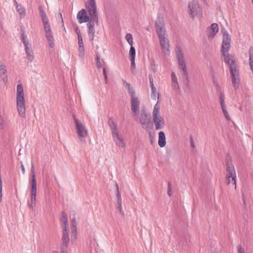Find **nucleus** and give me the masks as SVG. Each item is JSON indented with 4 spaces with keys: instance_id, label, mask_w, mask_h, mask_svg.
<instances>
[{
    "instance_id": "2eb2a0df",
    "label": "nucleus",
    "mask_w": 253,
    "mask_h": 253,
    "mask_svg": "<svg viewBox=\"0 0 253 253\" xmlns=\"http://www.w3.org/2000/svg\"><path fill=\"white\" fill-rule=\"evenodd\" d=\"M218 32V26L216 23H212L209 27L208 30V35L209 39H212Z\"/></svg>"
},
{
    "instance_id": "4c0bfd02",
    "label": "nucleus",
    "mask_w": 253,
    "mask_h": 253,
    "mask_svg": "<svg viewBox=\"0 0 253 253\" xmlns=\"http://www.w3.org/2000/svg\"><path fill=\"white\" fill-rule=\"evenodd\" d=\"M149 83H150V85L151 87V89H154V88H155V87L154 86V85L153 84V80L152 77L150 75H149Z\"/></svg>"
},
{
    "instance_id": "bf43d9fd",
    "label": "nucleus",
    "mask_w": 253,
    "mask_h": 253,
    "mask_svg": "<svg viewBox=\"0 0 253 253\" xmlns=\"http://www.w3.org/2000/svg\"><path fill=\"white\" fill-rule=\"evenodd\" d=\"M28 205L30 209L33 210L34 206L33 204H32V203L31 204L28 203Z\"/></svg>"
},
{
    "instance_id": "58836bf2",
    "label": "nucleus",
    "mask_w": 253,
    "mask_h": 253,
    "mask_svg": "<svg viewBox=\"0 0 253 253\" xmlns=\"http://www.w3.org/2000/svg\"><path fill=\"white\" fill-rule=\"evenodd\" d=\"M172 86L175 90H178L179 89L178 82H172Z\"/></svg>"
},
{
    "instance_id": "4be33fe9",
    "label": "nucleus",
    "mask_w": 253,
    "mask_h": 253,
    "mask_svg": "<svg viewBox=\"0 0 253 253\" xmlns=\"http://www.w3.org/2000/svg\"><path fill=\"white\" fill-rule=\"evenodd\" d=\"M108 124L111 129L112 134L118 132L117 130V126L112 118H109Z\"/></svg>"
},
{
    "instance_id": "79ce46f5",
    "label": "nucleus",
    "mask_w": 253,
    "mask_h": 253,
    "mask_svg": "<svg viewBox=\"0 0 253 253\" xmlns=\"http://www.w3.org/2000/svg\"><path fill=\"white\" fill-rule=\"evenodd\" d=\"M131 61V71L133 73V70L135 68V60H130Z\"/></svg>"
},
{
    "instance_id": "ea45409f",
    "label": "nucleus",
    "mask_w": 253,
    "mask_h": 253,
    "mask_svg": "<svg viewBox=\"0 0 253 253\" xmlns=\"http://www.w3.org/2000/svg\"><path fill=\"white\" fill-rule=\"evenodd\" d=\"M36 203V194H31V203L35 205Z\"/></svg>"
},
{
    "instance_id": "e2e57ef3",
    "label": "nucleus",
    "mask_w": 253,
    "mask_h": 253,
    "mask_svg": "<svg viewBox=\"0 0 253 253\" xmlns=\"http://www.w3.org/2000/svg\"><path fill=\"white\" fill-rule=\"evenodd\" d=\"M222 110L223 111V114L227 112V111L226 108H222Z\"/></svg>"
},
{
    "instance_id": "052dcab7",
    "label": "nucleus",
    "mask_w": 253,
    "mask_h": 253,
    "mask_svg": "<svg viewBox=\"0 0 253 253\" xmlns=\"http://www.w3.org/2000/svg\"><path fill=\"white\" fill-rule=\"evenodd\" d=\"M59 15H60V19H61V21L62 23H63V18H62V14H61V12L59 13Z\"/></svg>"
},
{
    "instance_id": "20e7f679",
    "label": "nucleus",
    "mask_w": 253,
    "mask_h": 253,
    "mask_svg": "<svg viewBox=\"0 0 253 253\" xmlns=\"http://www.w3.org/2000/svg\"><path fill=\"white\" fill-rule=\"evenodd\" d=\"M226 179L228 185L236 188V173L234 166L232 162L231 158L228 154L226 156Z\"/></svg>"
},
{
    "instance_id": "a18cd8bd",
    "label": "nucleus",
    "mask_w": 253,
    "mask_h": 253,
    "mask_svg": "<svg viewBox=\"0 0 253 253\" xmlns=\"http://www.w3.org/2000/svg\"><path fill=\"white\" fill-rule=\"evenodd\" d=\"M171 76L172 82H177V77L174 72L171 73Z\"/></svg>"
},
{
    "instance_id": "0eeeda50",
    "label": "nucleus",
    "mask_w": 253,
    "mask_h": 253,
    "mask_svg": "<svg viewBox=\"0 0 253 253\" xmlns=\"http://www.w3.org/2000/svg\"><path fill=\"white\" fill-rule=\"evenodd\" d=\"M188 9L189 14L192 18H194L195 16L199 18L202 17V9L197 0H193L192 1L190 2L188 4Z\"/></svg>"
},
{
    "instance_id": "4468645a",
    "label": "nucleus",
    "mask_w": 253,
    "mask_h": 253,
    "mask_svg": "<svg viewBox=\"0 0 253 253\" xmlns=\"http://www.w3.org/2000/svg\"><path fill=\"white\" fill-rule=\"evenodd\" d=\"M113 139L116 144L120 148H125L126 146L124 139L121 135H120L119 132H116L112 134Z\"/></svg>"
},
{
    "instance_id": "dca6fc26",
    "label": "nucleus",
    "mask_w": 253,
    "mask_h": 253,
    "mask_svg": "<svg viewBox=\"0 0 253 253\" xmlns=\"http://www.w3.org/2000/svg\"><path fill=\"white\" fill-rule=\"evenodd\" d=\"M31 172L32 173V187H31V193L33 194H37V182L36 178L35 173V169L34 165L32 164Z\"/></svg>"
},
{
    "instance_id": "49530a36",
    "label": "nucleus",
    "mask_w": 253,
    "mask_h": 253,
    "mask_svg": "<svg viewBox=\"0 0 253 253\" xmlns=\"http://www.w3.org/2000/svg\"><path fill=\"white\" fill-rule=\"evenodd\" d=\"M4 123V119L1 115L0 114V128L2 129L3 128V125Z\"/></svg>"
},
{
    "instance_id": "423d86ee",
    "label": "nucleus",
    "mask_w": 253,
    "mask_h": 253,
    "mask_svg": "<svg viewBox=\"0 0 253 253\" xmlns=\"http://www.w3.org/2000/svg\"><path fill=\"white\" fill-rule=\"evenodd\" d=\"M160 107L158 105V101L155 105L153 111V121L154 123L155 129L160 130L163 129L165 125L164 119L159 115Z\"/></svg>"
},
{
    "instance_id": "603ef678",
    "label": "nucleus",
    "mask_w": 253,
    "mask_h": 253,
    "mask_svg": "<svg viewBox=\"0 0 253 253\" xmlns=\"http://www.w3.org/2000/svg\"><path fill=\"white\" fill-rule=\"evenodd\" d=\"M60 248H61V253H67V248L60 247Z\"/></svg>"
},
{
    "instance_id": "bb28decb",
    "label": "nucleus",
    "mask_w": 253,
    "mask_h": 253,
    "mask_svg": "<svg viewBox=\"0 0 253 253\" xmlns=\"http://www.w3.org/2000/svg\"><path fill=\"white\" fill-rule=\"evenodd\" d=\"M126 40L127 41L129 44L130 45V47H133L132 46L133 40L132 36L130 34H127L126 36Z\"/></svg>"
},
{
    "instance_id": "4d7b16f0",
    "label": "nucleus",
    "mask_w": 253,
    "mask_h": 253,
    "mask_svg": "<svg viewBox=\"0 0 253 253\" xmlns=\"http://www.w3.org/2000/svg\"><path fill=\"white\" fill-rule=\"evenodd\" d=\"M119 211H120V212L121 213L124 214V212L123 211V208H122V206H121V207H119Z\"/></svg>"
},
{
    "instance_id": "cd10ccee",
    "label": "nucleus",
    "mask_w": 253,
    "mask_h": 253,
    "mask_svg": "<svg viewBox=\"0 0 253 253\" xmlns=\"http://www.w3.org/2000/svg\"><path fill=\"white\" fill-rule=\"evenodd\" d=\"M219 98L221 108H226L225 104L224 103V96L223 93L221 92L220 93Z\"/></svg>"
},
{
    "instance_id": "e433bc0d",
    "label": "nucleus",
    "mask_w": 253,
    "mask_h": 253,
    "mask_svg": "<svg viewBox=\"0 0 253 253\" xmlns=\"http://www.w3.org/2000/svg\"><path fill=\"white\" fill-rule=\"evenodd\" d=\"M69 234V228H68V224L64 223V225L63 227V234Z\"/></svg>"
},
{
    "instance_id": "3c124183",
    "label": "nucleus",
    "mask_w": 253,
    "mask_h": 253,
    "mask_svg": "<svg viewBox=\"0 0 253 253\" xmlns=\"http://www.w3.org/2000/svg\"><path fill=\"white\" fill-rule=\"evenodd\" d=\"M151 69L154 73L156 72V68L155 65L153 63H151Z\"/></svg>"
},
{
    "instance_id": "f257e3e1",
    "label": "nucleus",
    "mask_w": 253,
    "mask_h": 253,
    "mask_svg": "<svg viewBox=\"0 0 253 253\" xmlns=\"http://www.w3.org/2000/svg\"><path fill=\"white\" fill-rule=\"evenodd\" d=\"M85 6L90 16V20L87 25L88 29V36L90 40L92 41L94 38L95 31V24H98V14L97 11V6L95 0H86Z\"/></svg>"
},
{
    "instance_id": "473e14b6",
    "label": "nucleus",
    "mask_w": 253,
    "mask_h": 253,
    "mask_svg": "<svg viewBox=\"0 0 253 253\" xmlns=\"http://www.w3.org/2000/svg\"><path fill=\"white\" fill-rule=\"evenodd\" d=\"M249 62L250 65H253V49H251L249 51Z\"/></svg>"
},
{
    "instance_id": "c85d7f7f",
    "label": "nucleus",
    "mask_w": 253,
    "mask_h": 253,
    "mask_svg": "<svg viewBox=\"0 0 253 253\" xmlns=\"http://www.w3.org/2000/svg\"><path fill=\"white\" fill-rule=\"evenodd\" d=\"M61 221L64 223H68L67 215L64 211H62L61 212Z\"/></svg>"
},
{
    "instance_id": "f3484780",
    "label": "nucleus",
    "mask_w": 253,
    "mask_h": 253,
    "mask_svg": "<svg viewBox=\"0 0 253 253\" xmlns=\"http://www.w3.org/2000/svg\"><path fill=\"white\" fill-rule=\"evenodd\" d=\"M230 42L231 39L229 33L224 30L223 33L222 45L221 47H224V46H226V47H230Z\"/></svg>"
},
{
    "instance_id": "c9c22d12",
    "label": "nucleus",
    "mask_w": 253,
    "mask_h": 253,
    "mask_svg": "<svg viewBox=\"0 0 253 253\" xmlns=\"http://www.w3.org/2000/svg\"><path fill=\"white\" fill-rule=\"evenodd\" d=\"M40 15H41V19H42L43 24L45 23V22L46 23V22H48L47 17L46 15L45 12L43 13H42Z\"/></svg>"
},
{
    "instance_id": "aec40b11",
    "label": "nucleus",
    "mask_w": 253,
    "mask_h": 253,
    "mask_svg": "<svg viewBox=\"0 0 253 253\" xmlns=\"http://www.w3.org/2000/svg\"><path fill=\"white\" fill-rule=\"evenodd\" d=\"M125 87L127 90L131 97L135 96V91L133 88L131 86L130 84L127 83L125 80H122Z\"/></svg>"
},
{
    "instance_id": "c756f323",
    "label": "nucleus",
    "mask_w": 253,
    "mask_h": 253,
    "mask_svg": "<svg viewBox=\"0 0 253 253\" xmlns=\"http://www.w3.org/2000/svg\"><path fill=\"white\" fill-rule=\"evenodd\" d=\"M129 54L130 60H135L136 54L135 48H130Z\"/></svg>"
},
{
    "instance_id": "a878e982",
    "label": "nucleus",
    "mask_w": 253,
    "mask_h": 253,
    "mask_svg": "<svg viewBox=\"0 0 253 253\" xmlns=\"http://www.w3.org/2000/svg\"><path fill=\"white\" fill-rule=\"evenodd\" d=\"M178 244L179 247L185 246L188 244L187 237L186 236L181 237Z\"/></svg>"
},
{
    "instance_id": "412c9836",
    "label": "nucleus",
    "mask_w": 253,
    "mask_h": 253,
    "mask_svg": "<svg viewBox=\"0 0 253 253\" xmlns=\"http://www.w3.org/2000/svg\"><path fill=\"white\" fill-rule=\"evenodd\" d=\"M69 242V234H63L61 247L67 248Z\"/></svg>"
},
{
    "instance_id": "338daca9",
    "label": "nucleus",
    "mask_w": 253,
    "mask_h": 253,
    "mask_svg": "<svg viewBox=\"0 0 253 253\" xmlns=\"http://www.w3.org/2000/svg\"><path fill=\"white\" fill-rule=\"evenodd\" d=\"M244 205L245 206V204H245V200H244Z\"/></svg>"
},
{
    "instance_id": "8fccbe9b",
    "label": "nucleus",
    "mask_w": 253,
    "mask_h": 253,
    "mask_svg": "<svg viewBox=\"0 0 253 253\" xmlns=\"http://www.w3.org/2000/svg\"><path fill=\"white\" fill-rule=\"evenodd\" d=\"M72 227H77V223L75 218H73L71 221Z\"/></svg>"
},
{
    "instance_id": "5701e85b",
    "label": "nucleus",
    "mask_w": 253,
    "mask_h": 253,
    "mask_svg": "<svg viewBox=\"0 0 253 253\" xmlns=\"http://www.w3.org/2000/svg\"><path fill=\"white\" fill-rule=\"evenodd\" d=\"M15 4H16V9L17 12L22 17V16H24L25 14V9L24 7H23L21 4H18L16 0H14Z\"/></svg>"
},
{
    "instance_id": "774afa93",
    "label": "nucleus",
    "mask_w": 253,
    "mask_h": 253,
    "mask_svg": "<svg viewBox=\"0 0 253 253\" xmlns=\"http://www.w3.org/2000/svg\"><path fill=\"white\" fill-rule=\"evenodd\" d=\"M252 2L253 4V0H252Z\"/></svg>"
},
{
    "instance_id": "09e8293b",
    "label": "nucleus",
    "mask_w": 253,
    "mask_h": 253,
    "mask_svg": "<svg viewBox=\"0 0 253 253\" xmlns=\"http://www.w3.org/2000/svg\"><path fill=\"white\" fill-rule=\"evenodd\" d=\"M190 140L191 146L193 148H194L195 147V146L194 145V141H193V137H192V135H191L190 137Z\"/></svg>"
},
{
    "instance_id": "2f4dec72",
    "label": "nucleus",
    "mask_w": 253,
    "mask_h": 253,
    "mask_svg": "<svg viewBox=\"0 0 253 253\" xmlns=\"http://www.w3.org/2000/svg\"><path fill=\"white\" fill-rule=\"evenodd\" d=\"M21 32H22L21 37H22V41H23V42L24 43V44L25 47H27V46H28V42L26 41V36H25L24 32L22 28H21Z\"/></svg>"
},
{
    "instance_id": "6ab92c4d",
    "label": "nucleus",
    "mask_w": 253,
    "mask_h": 253,
    "mask_svg": "<svg viewBox=\"0 0 253 253\" xmlns=\"http://www.w3.org/2000/svg\"><path fill=\"white\" fill-rule=\"evenodd\" d=\"M158 144L161 148L165 147L166 144L165 134L162 131L159 132Z\"/></svg>"
},
{
    "instance_id": "7ed1b4c3",
    "label": "nucleus",
    "mask_w": 253,
    "mask_h": 253,
    "mask_svg": "<svg viewBox=\"0 0 253 253\" xmlns=\"http://www.w3.org/2000/svg\"><path fill=\"white\" fill-rule=\"evenodd\" d=\"M155 27L162 47H169V43L166 34L164 20L163 15L160 13L157 15L155 22Z\"/></svg>"
},
{
    "instance_id": "ddd939ff",
    "label": "nucleus",
    "mask_w": 253,
    "mask_h": 253,
    "mask_svg": "<svg viewBox=\"0 0 253 253\" xmlns=\"http://www.w3.org/2000/svg\"><path fill=\"white\" fill-rule=\"evenodd\" d=\"M150 121L147 118V115L144 109L141 111L140 117L139 118V122L141 124L142 127L144 129L148 128Z\"/></svg>"
},
{
    "instance_id": "9d476101",
    "label": "nucleus",
    "mask_w": 253,
    "mask_h": 253,
    "mask_svg": "<svg viewBox=\"0 0 253 253\" xmlns=\"http://www.w3.org/2000/svg\"><path fill=\"white\" fill-rule=\"evenodd\" d=\"M44 29L45 30V32L46 34V37L49 44L50 47H53L54 46V42H53V37L52 34V31L51 29V27L49 22H45L43 23Z\"/></svg>"
},
{
    "instance_id": "0e129e2a",
    "label": "nucleus",
    "mask_w": 253,
    "mask_h": 253,
    "mask_svg": "<svg viewBox=\"0 0 253 253\" xmlns=\"http://www.w3.org/2000/svg\"><path fill=\"white\" fill-rule=\"evenodd\" d=\"M104 77V78H105V80L106 83H107V75L105 76Z\"/></svg>"
},
{
    "instance_id": "c03bdc74",
    "label": "nucleus",
    "mask_w": 253,
    "mask_h": 253,
    "mask_svg": "<svg viewBox=\"0 0 253 253\" xmlns=\"http://www.w3.org/2000/svg\"><path fill=\"white\" fill-rule=\"evenodd\" d=\"M168 194L169 197L172 195L170 183L169 182H168Z\"/></svg>"
},
{
    "instance_id": "5fc2aeb1",
    "label": "nucleus",
    "mask_w": 253,
    "mask_h": 253,
    "mask_svg": "<svg viewBox=\"0 0 253 253\" xmlns=\"http://www.w3.org/2000/svg\"><path fill=\"white\" fill-rule=\"evenodd\" d=\"M79 47H83V42L82 39L80 40L79 38Z\"/></svg>"
},
{
    "instance_id": "9b49d317",
    "label": "nucleus",
    "mask_w": 253,
    "mask_h": 253,
    "mask_svg": "<svg viewBox=\"0 0 253 253\" xmlns=\"http://www.w3.org/2000/svg\"><path fill=\"white\" fill-rule=\"evenodd\" d=\"M140 102L136 97H131V109L133 113L134 117H138L139 114Z\"/></svg>"
},
{
    "instance_id": "f704fd0d",
    "label": "nucleus",
    "mask_w": 253,
    "mask_h": 253,
    "mask_svg": "<svg viewBox=\"0 0 253 253\" xmlns=\"http://www.w3.org/2000/svg\"><path fill=\"white\" fill-rule=\"evenodd\" d=\"M151 98L155 100L157 95L156 88H154V89H151ZM158 97H159V94H158Z\"/></svg>"
},
{
    "instance_id": "393cba45",
    "label": "nucleus",
    "mask_w": 253,
    "mask_h": 253,
    "mask_svg": "<svg viewBox=\"0 0 253 253\" xmlns=\"http://www.w3.org/2000/svg\"><path fill=\"white\" fill-rule=\"evenodd\" d=\"M116 195L117 197V203L119 206V207L122 206V200H121V193L119 192V186L118 184L116 183Z\"/></svg>"
},
{
    "instance_id": "f03ea898",
    "label": "nucleus",
    "mask_w": 253,
    "mask_h": 253,
    "mask_svg": "<svg viewBox=\"0 0 253 253\" xmlns=\"http://www.w3.org/2000/svg\"><path fill=\"white\" fill-rule=\"evenodd\" d=\"M229 49L230 48H221V53L225 63L227 64L229 68L232 85L235 89L237 90L240 83L239 73L235 60L232 58L228 52Z\"/></svg>"
},
{
    "instance_id": "a211bd4d",
    "label": "nucleus",
    "mask_w": 253,
    "mask_h": 253,
    "mask_svg": "<svg viewBox=\"0 0 253 253\" xmlns=\"http://www.w3.org/2000/svg\"><path fill=\"white\" fill-rule=\"evenodd\" d=\"M6 72V66L1 62V61H0V77L2 79L3 82H6L7 81Z\"/></svg>"
},
{
    "instance_id": "a19ab883",
    "label": "nucleus",
    "mask_w": 253,
    "mask_h": 253,
    "mask_svg": "<svg viewBox=\"0 0 253 253\" xmlns=\"http://www.w3.org/2000/svg\"><path fill=\"white\" fill-rule=\"evenodd\" d=\"M96 64H97V66L98 68H101L102 65H101V62L99 60V57L98 55H97V54H96Z\"/></svg>"
},
{
    "instance_id": "864d4df0",
    "label": "nucleus",
    "mask_w": 253,
    "mask_h": 253,
    "mask_svg": "<svg viewBox=\"0 0 253 253\" xmlns=\"http://www.w3.org/2000/svg\"><path fill=\"white\" fill-rule=\"evenodd\" d=\"M39 10L40 14L44 13V11L43 10V8L42 5H40L39 6Z\"/></svg>"
},
{
    "instance_id": "f8f14e48",
    "label": "nucleus",
    "mask_w": 253,
    "mask_h": 253,
    "mask_svg": "<svg viewBox=\"0 0 253 253\" xmlns=\"http://www.w3.org/2000/svg\"><path fill=\"white\" fill-rule=\"evenodd\" d=\"M77 18L80 24L88 22L90 20V16L87 15L86 11L84 9H82L78 13Z\"/></svg>"
},
{
    "instance_id": "de8ad7c7",
    "label": "nucleus",
    "mask_w": 253,
    "mask_h": 253,
    "mask_svg": "<svg viewBox=\"0 0 253 253\" xmlns=\"http://www.w3.org/2000/svg\"><path fill=\"white\" fill-rule=\"evenodd\" d=\"M238 253H245L244 249H242L241 245L238 247Z\"/></svg>"
},
{
    "instance_id": "1a4fd4ad",
    "label": "nucleus",
    "mask_w": 253,
    "mask_h": 253,
    "mask_svg": "<svg viewBox=\"0 0 253 253\" xmlns=\"http://www.w3.org/2000/svg\"><path fill=\"white\" fill-rule=\"evenodd\" d=\"M73 116L78 135L82 137H86L87 135V130L85 127L82 123L78 121L74 115Z\"/></svg>"
},
{
    "instance_id": "72a5a7b5",
    "label": "nucleus",
    "mask_w": 253,
    "mask_h": 253,
    "mask_svg": "<svg viewBox=\"0 0 253 253\" xmlns=\"http://www.w3.org/2000/svg\"><path fill=\"white\" fill-rule=\"evenodd\" d=\"M183 82L187 88L189 87V80L188 77H182Z\"/></svg>"
},
{
    "instance_id": "69168bd1",
    "label": "nucleus",
    "mask_w": 253,
    "mask_h": 253,
    "mask_svg": "<svg viewBox=\"0 0 253 253\" xmlns=\"http://www.w3.org/2000/svg\"><path fill=\"white\" fill-rule=\"evenodd\" d=\"M150 142H151V144L152 145H153V139H152V138H151V139Z\"/></svg>"
},
{
    "instance_id": "37998d69",
    "label": "nucleus",
    "mask_w": 253,
    "mask_h": 253,
    "mask_svg": "<svg viewBox=\"0 0 253 253\" xmlns=\"http://www.w3.org/2000/svg\"><path fill=\"white\" fill-rule=\"evenodd\" d=\"M84 48H79V56L83 58L84 55Z\"/></svg>"
},
{
    "instance_id": "6e6552de",
    "label": "nucleus",
    "mask_w": 253,
    "mask_h": 253,
    "mask_svg": "<svg viewBox=\"0 0 253 253\" xmlns=\"http://www.w3.org/2000/svg\"><path fill=\"white\" fill-rule=\"evenodd\" d=\"M178 67L182 71V77H188L186 66L184 58V55L180 48H177L176 51Z\"/></svg>"
},
{
    "instance_id": "39448f33",
    "label": "nucleus",
    "mask_w": 253,
    "mask_h": 253,
    "mask_svg": "<svg viewBox=\"0 0 253 253\" xmlns=\"http://www.w3.org/2000/svg\"><path fill=\"white\" fill-rule=\"evenodd\" d=\"M16 104L19 115L22 118H25L26 108L24 91L23 86L21 84H18L17 86Z\"/></svg>"
},
{
    "instance_id": "13d9d810",
    "label": "nucleus",
    "mask_w": 253,
    "mask_h": 253,
    "mask_svg": "<svg viewBox=\"0 0 253 253\" xmlns=\"http://www.w3.org/2000/svg\"><path fill=\"white\" fill-rule=\"evenodd\" d=\"M21 170H22V173L24 174L25 173V169H24V166L22 164L21 166Z\"/></svg>"
},
{
    "instance_id": "7c9ffc66",
    "label": "nucleus",
    "mask_w": 253,
    "mask_h": 253,
    "mask_svg": "<svg viewBox=\"0 0 253 253\" xmlns=\"http://www.w3.org/2000/svg\"><path fill=\"white\" fill-rule=\"evenodd\" d=\"M77 227H71V237H74V239L75 240L77 238Z\"/></svg>"
},
{
    "instance_id": "6e6d98bb",
    "label": "nucleus",
    "mask_w": 253,
    "mask_h": 253,
    "mask_svg": "<svg viewBox=\"0 0 253 253\" xmlns=\"http://www.w3.org/2000/svg\"><path fill=\"white\" fill-rule=\"evenodd\" d=\"M224 115L225 116V118L227 120H230V118L229 115V114L228 113V112L227 113H224Z\"/></svg>"
},
{
    "instance_id": "680f3d73",
    "label": "nucleus",
    "mask_w": 253,
    "mask_h": 253,
    "mask_svg": "<svg viewBox=\"0 0 253 253\" xmlns=\"http://www.w3.org/2000/svg\"><path fill=\"white\" fill-rule=\"evenodd\" d=\"M103 76H106L107 75V74H106V70H105V68H103Z\"/></svg>"
},
{
    "instance_id": "b1692460",
    "label": "nucleus",
    "mask_w": 253,
    "mask_h": 253,
    "mask_svg": "<svg viewBox=\"0 0 253 253\" xmlns=\"http://www.w3.org/2000/svg\"><path fill=\"white\" fill-rule=\"evenodd\" d=\"M26 52L27 54L28 59L32 62L34 59V52L32 48H25Z\"/></svg>"
}]
</instances>
